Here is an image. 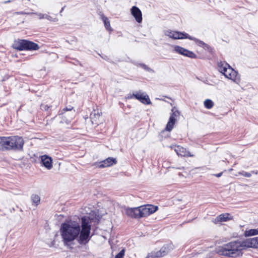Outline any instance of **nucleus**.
I'll return each instance as SVG.
<instances>
[{
	"label": "nucleus",
	"instance_id": "1",
	"mask_svg": "<svg viewBox=\"0 0 258 258\" xmlns=\"http://www.w3.org/2000/svg\"><path fill=\"white\" fill-rule=\"evenodd\" d=\"M91 220L88 216L81 218V224L75 220H69L62 223L60 233L66 246H71L75 240L82 245L87 244L91 237Z\"/></svg>",
	"mask_w": 258,
	"mask_h": 258
},
{
	"label": "nucleus",
	"instance_id": "2",
	"mask_svg": "<svg viewBox=\"0 0 258 258\" xmlns=\"http://www.w3.org/2000/svg\"><path fill=\"white\" fill-rule=\"evenodd\" d=\"M247 247L246 240L243 241H234L230 242L216 248V251L219 255L232 257L241 256V250Z\"/></svg>",
	"mask_w": 258,
	"mask_h": 258
},
{
	"label": "nucleus",
	"instance_id": "3",
	"mask_svg": "<svg viewBox=\"0 0 258 258\" xmlns=\"http://www.w3.org/2000/svg\"><path fill=\"white\" fill-rule=\"evenodd\" d=\"M219 71L229 79L236 81L239 79L237 72L233 70L228 63L220 62L218 63Z\"/></svg>",
	"mask_w": 258,
	"mask_h": 258
},
{
	"label": "nucleus",
	"instance_id": "4",
	"mask_svg": "<svg viewBox=\"0 0 258 258\" xmlns=\"http://www.w3.org/2000/svg\"><path fill=\"white\" fill-rule=\"evenodd\" d=\"M164 34L166 36L174 39L188 38L190 40L195 41L197 44L200 46L206 45L203 41L199 40L195 37H192L186 33L168 30L164 31Z\"/></svg>",
	"mask_w": 258,
	"mask_h": 258
},
{
	"label": "nucleus",
	"instance_id": "5",
	"mask_svg": "<svg viewBox=\"0 0 258 258\" xmlns=\"http://www.w3.org/2000/svg\"><path fill=\"white\" fill-rule=\"evenodd\" d=\"M134 98L145 104H150L151 103L149 96L141 90L135 91L133 94H129L127 96V99H133Z\"/></svg>",
	"mask_w": 258,
	"mask_h": 258
},
{
	"label": "nucleus",
	"instance_id": "6",
	"mask_svg": "<svg viewBox=\"0 0 258 258\" xmlns=\"http://www.w3.org/2000/svg\"><path fill=\"white\" fill-rule=\"evenodd\" d=\"M140 218L147 217L155 212L158 207L152 205H147L139 207Z\"/></svg>",
	"mask_w": 258,
	"mask_h": 258
},
{
	"label": "nucleus",
	"instance_id": "7",
	"mask_svg": "<svg viewBox=\"0 0 258 258\" xmlns=\"http://www.w3.org/2000/svg\"><path fill=\"white\" fill-rule=\"evenodd\" d=\"M180 115L179 112L173 108L171 110V112L169 118V120L166 124L165 130L170 132L173 128L174 125Z\"/></svg>",
	"mask_w": 258,
	"mask_h": 258
},
{
	"label": "nucleus",
	"instance_id": "8",
	"mask_svg": "<svg viewBox=\"0 0 258 258\" xmlns=\"http://www.w3.org/2000/svg\"><path fill=\"white\" fill-rule=\"evenodd\" d=\"M24 144V141L22 137L18 136H12V147L13 150H22Z\"/></svg>",
	"mask_w": 258,
	"mask_h": 258
},
{
	"label": "nucleus",
	"instance_id": "9",
	"mask_svg": "<svg viewBox=\"0 0 258 258\" xmlns=\"http://www.w3.org/2000/svg\"><path fill=\"white\" fill-rule=\"evenodd\" d=\"M169 251L168 247L163 246L158 251H153L150 253L146 258H160L166 255Z\"/></svg>",
	"mask_w": 258,
	"mask_h": 258
},
{
	"label": "nucleus",
	"instance_id": "10",
	"mask_svg": "<svg viewBox=\"0 0 258 258\" xmlns=\"http://www.w3.org/2000/svg\"><path fill=\"white\" fill-rule=\"evenodd\" d=\"M174 50L179 54L191 58H195L197 57V55L193 52L179 46H175L174 47Z\"/></svg>",
	"mask_w": 258,
	"mask_h": 258
},
{
	"label": "nucleus",
	"instance_id": "11",
	"mask_svg": "<svg viewBox=\"0 0 258 258\" xmlns=\"http://www.w3.org/2000/svg\"><path fill=\"white\" fill-rule=\"evenodd\" d=\"M131 14L138 23H140L142 22V14L139 8L133 6L131 9Z\"/></svg>",
	"mask_w": 258,
	"mask_h": 258
},
{
	"label": "nucleus",
	"instance_id": "12",
	"mask_svg": "<svg viewBox=\"0 0 258 258\" xmlns=\"http://www.w3.org/2000/svg\"><path fill=\"white\" fill-rule=\"evenodd\" d=\"M231 219H232V217L230 216V214L224 213L216 217L213 220V222L215 224H217L220 222H226Z\"/></svg>",
	"mask_w": 258,
	"mask_h": 258
},
{
	"label": "nucleus",
	"instance_id": "13",
	"mask_svg": "<svg viewBox=\"0 0 258 258\" xmlns=\"http://www.w3.org/2000/svg\"><path fill=\"white\" fill-rule=\"evenodd\" d=\"M174 151L178 155H180L181 156H193V155L190 154V152L188 151H187L185 148L180 146H176L174 149Z\"/></svg>",
	"mask_w": 258,
	"mask_h": 258
},
{
	"label": "nucleus",
	"instance_id": "14",
	"mask_svg": "<svg viewBox=\"0 0 258 258\" xmlns=\"http://www.w3.org/2000/svg\"><path fill=\"white\" fill-rule=\"evenodd\" d=\"M139 207L127 208L125 210V214L132 217L134 218H140L139 216Z\"/></svg>",
	"mask_w": 258,
	"mask_h": 258
},
{
	"label": "nucleus",
	"instance_id": "15",
	"mask_svg": "<svg viewBox=\"0 0 258 258\" xmlns=\"http://www.w3.org/2000/svg\"><path fill=\"white\" fill-rule=\"evenodd\" d=\"M116 163V159L109 157L106 159L102 161L99 163V167L100 168H104L113 165Z\"/></svg>",
	"mask_w": 258,
	"mask_h": 258
},
{
	"label": "nucleus",
	"instance_id": "16",
	"mask_svg": "<svg viewBox=\"0 0 258 258\" xmlns=\"http://www.w3.org/2000/svg\"><path fill=\"white\" fill-rule=\"evenodd\" d=\"M41 162L43 165L47 169H50L52 167V159L51 158L47 156L43 155L41 156Z\"/></svg>",
	"mask_w": 258,
	"mask_h": 258
},
{
	"label": "nucleus",
	"instance_id": "17",
	"mask_svg": "<svg viewBox=\"0 0 258 258\" xmlns=\"http://www.w3.org/2000/svg\"><path fill=\"white\" fill-rule=\"evenodd\" d=\"M246 243L247 247L258 248V237L246 239Z\"/></svg>",
	"mask_w": 258,
	"mask_h": 258
},
{
	"label": "nucleus",
	"instance_id": "18",
	"mask_svg": "<svg viewBox=\"0 0 258 258\" xmlns=\"http://www.w3.org/2000/svg\"><path fill=\"white\" fill-rule=\"evenodd\" d=\"M26 40L19 39L15 41L14 44V47L19 50H25Z\"/></svg>",
	"mask_w": 258,
	"mask_h": 258
},
{
	"label": "nucleus",
	"instance_id": "19",
	"mask_svg": "<svg viewBox=\"0 0 258 258\" xmlns=\"http://www.w3.org/2000/svg\"><path fill=\"white\" fill-rule=\"evenodd\" d=\"M4 150H13L12 145V136L11 137H4Z\"/></svg>",
	"mask_w": 258,
	"mask_h": 258
},
{
	"label": "nucleus",
	"instance_id": "20",
	"mask_svg": "<svg viewBox=\"0 0 258 258\" xmlns=\"http://www.w3.org/2000/svg\"><path fill=\"white\" fill-rule=\"evenodd\" d=\"M39 46L37 44H36L34 42H33L32 41H28V40L26 41L25 50H36L39 49Z\"/></svg>",
	"mask_w": 258,
	"mask_h": 258
},
{
	"label": "nucleus",
	"instance_id": "21",
	"mask_svg": "<svg viewBox=\"0 0 258 258\" xmlns=\"http://www.w3.org/2000/svg\"><path fill=\"white\" fill-rule=\"evenodd\" d=\"M33 14L37 15L39 19H46L52 22H57L58 21L57 18H53L51 16L46 14H42L40 13H33Z\"/></svg>",
	"mask_w": 258,
	"mask_h": 258
},
{
	"label": "nucleus",
	"instance_id": "22",
	"mask_svg": "<svg viewBox=\"0 0 258 258\" xmlns=\"http://www.w3.org/2000/svg\"><path fill=\"white\" fill-rule=\"evenodd\" d=\"M31 200L32 202V204L35 206H37L40 204V198L38 195H32L31 197Z\"/></svg>",
	"mask_w": 258,
	"mask_h": 258
},
{
	"label": "nucleus",
	"instance_id": "23",
	"mask_svg": "<svg viewBox=\"0 0 258 258\" xmlns=\"http://www.w3.org/2000/svg\"><path fill=\"white\" fill-rule=\"evenodd\" d=\"M101 19L104 22V26L105 28L108 31H112V29L110 27V22L108 18L103 15L101 16Z\"/></svg>",
	"mask_w": 258,
	"mask_h": 258
},
{
	"label": "nucleus",
	"instance_id": "24",
	"mask_svg": "<svg viewBox=\"0 0 258 258\" xmlns=\"http://www.w3.org/2000/svg\"><path fill=\"white\" fill-rule=\"evenodd\" d=\"M246 236H250L258 234V230L257 229H249L246 230L244 233Z\"/></svg>",
	"mask_w": 258,
	"mask_h": 258
},
{
	"label": "nucleus",
	"instance_id": "25",
	"mask_svg": "<svg viewBox=\"0 0 258 258\" xmlns=\"http://www.w3.org/2000/svg\"><path fill=\"white\" fill-rule=\"evenodd\" d=\"M204 106L207 109H211L214 106V102L210 99H206L204 101Z\"/></svg>",
	"mask_w": 258,
	"mask_h": 258
},
{
	"label": "nucleus",
	"instance_id": "26",
	"mask_svg": "<svg viewBox=\"0 0 258 258\" xmlns=\"http://www.w3.org/2000/svg\"><path fill=\"white\" fill-rule=\"evenodd\" d=\"M239 173V174H240L243 176L246 177H249L251 176V174L250 173L246 172H245L243 171L240 172Z\"/></svg>",
	"mask_w": 258,
	"mask_h": 258
},
{
	"label": "nucleus",
	"instance_id": "27",
	"mask_svg": "<svg viewBox=\"0 0 258 258\" xmlns=\"http://www.w3.org/2000/svg\"><path fill=\"white\" fill-rule=\"evenodd\" d=\"M124 255V250H121L116 255L115 258H122Z\"/></svg>",
	"mask_w": 258,
	"mask_h": 258
},
{
	"label": "nucleus",
	"instance_id": "28",
	"mask_svg": "<svg viewBox=\"0 0 258 258\" xmlns=\"http://www.w3.org/2000/svg\"><path fill=\"white\" fill-rule=\"evenodd\" d=\"M100 116V114L98 112L96 113L95 111L94 112H92L91 113V118L94 119V118H99Z\"/></svg>",
	"mask_w": 258,
	"mask_h": 258
},
{
	"label": "nucleus",
	"instance_id": "29",
	"mask_svg": "<svg viewBox=\"0 0 258 258\" xmlns=\"http://www.w3.org/2000/svg\"><path fill=\"white\" fill-rule=\"evenodd\" d=\"M4 140V137H0V150H4V146H3Z\"/></svg>",
	"mask_w": 258,
	"mask_h": 258
},
{
	"label": "nucleus",
	"instance_id": "30",
	"mask_svg": "<svg viewBox=\"0 0 258 258\" xmlns=\"http://www.w3.org/2000/svg\"><path fill=\"white\" fill-rule=\"evenodd\" d=\"M73 107L70 106V107H67L65 108H64L62 111H71L73 109Z\"/></svg>",
	"mask_w": 258,
	"mask_h": 258
},
{
	"label": "nucleus",
	"instance_id": "31",
	"mask_svg": "<svg viewBox=\"0 0 258 258\" xmlns=\"http://www.w3.org/2000/svg\"><path fill=\"white\" fill-rule=\"evenodd\" d=\"M222 174V172H220L219 173H218V174H214V176L217 177H220Z\"/></svg>",
	"mask_w": 258,
	"mask_h": 258
},
{
	"label": "nucleus",
	"instance_id": "32",
	"mask_svg": "<svg viewBox=\"0 0 258 258\" xmlns=\"http://www.w3.org/2000/svg\"><path fill=\"white\" fill-rule=\"evenodd\" d=\"M19 14H33V13H27L23 12H20L18 13Z\"/></svg>",
	"mask_w": 258,
	"mask_h": 258
},
{
	"label": "nucleus",
	"instance_id": "33",
	"mask_svg": "<svg viewBox=\"0 0 258 258\" xmlns=\"http://www.w3.org/2000/svg\"><path fill=\"white\" fill-rule=\"evenodd\" d=\"M142 66L145 69H147L148 67L145 64H142Z\"/></svg>",
	"mask_w": 258,
	"mask_h": 258
},
{
	"label": "nucleus",
	"instance_id": "34",
	"mask_svg": "<svg viewBox=\"0 0 258 258\" xmlns=\"http://www.w3.org/2000/svg\"><path fill=\"white\" fill-rule=\"evenodd\" d=\"M48 107H48V106H47V105H45V106H44V109H45V110H46L47 109H48Z\"/></svg>",
	"mask_w": 258,
	"mask_h": 258
},
{
	"label": "nucleus",
	"instance_id": "35",
	"mask_svg": "<svg viewBox=\"0 0 258 258\" xmlns=\"http://www.w3.org/2000/svg\"><path fill=\"white\" fill-rule=\"evenodd\" d=\"M63 9H64V8H62L60 13H61L63 11Z\"/></svg>",
	"mask_w": 258,
	"mask_h": 258
},
{
	"label": "nucleus",
	"instance_id": "36",
	"mask_svg": "<svg viewBox=\"0 0 258 258\" xmlns=\"http://www.w3.org/2000/svg\"><path fill=\"white\" fill-rule=\"evenodd\" d=\"M179 176H180V175H181V173H179Z\"/></svg>",
	"mask_w": 258,
	"mask_h": 258
}]
</instances>
